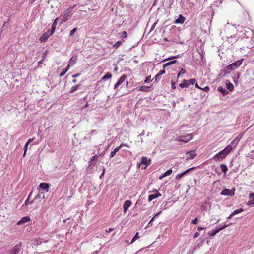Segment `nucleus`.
<instances>
[{
    "label": "nucleus",
    "instance_id": "f257e3e1",
    "mask_svg": "<svg viewBox=\"0 0 254 254\" xmlns=\"http://www.w3.org/2000/svg\"><path fill=\"white\" fill-rule=\"evenodd\" d=\"M233 148L231 145H228L223 150L216 154L213 159L215 161H220L223 160L225 157L232 150Z\"/></svg>",
    "mask_w": 254,
    "mask_h": 254
},
{
    "label": "nucleus",
    "instance_id": "f03ea898",
    "mask_svg": "<svg viewBox=\"0 0 254 254\" xmlns=\"http://www.w3.org/2000/svg\"><path fill=\"white\" fill-rule=\"evenodd\" d=\"M74 7V6L70 7L61 14V16H63V18L61 20V24L66 22L67 20L70 19L72 16V10Z\"/></svg>",
    "mask_w": 254,
    "mask_h": 254
},
{
    "label": "nucleus",
    "instance_id": "7ed1b4c3",
    "mask_svg": "<svg viewBox=\"0 0 254 254\" xmlns=\"http://www.w3.org/2000/svg\"><path fill=\"white\" fill-rule=\"evenodd\" d=\"M244 61L243 59H241L240 60L237 61L231 64L227 65L226 67V68L227 70H234L237 68L239 66H240L241 64H242L243 62Z\"/></svg>",
    "mask_w": 254,
    "mask_h": 254
},
{
    "label": "nucleus",
    "instance_id": "20e7f679",
    "mask_svg": "<svg viewBox=\"0 0 254 254\" xmlns=\"http://www.w3.org/2000/svg\"><path fill=\"white\" fill-rule=\"evenodd\" d=\"M151 164V159H148L146 157H143L141 158V162L137 163V167L140 168L142 164L145 165V167H143L142 169H145L147 166Z\"/></svg>",
    "mask_w": 254,
    "mask_h": 254
},
{
    "label": "nucleus",
    "instance_id": "39448f33",
    "mask_svg": "<svg viewBox=\"0 0 254 254\" xmlns=\"http://www.w3.org/2000/svg\"><path fill=\"white\" fill-rule=\"evenodd\" d=\"M195 83V79H190L188 80H184L182 83H180L179 86L182 88L184 87H188L190 85H193Z\"/></svg>",
    "mask_w": 254,
    "mask_h": 254
},
{
    "label": "nucleus",
    "instance_id": "423d86ee",
    "mask_svg": "<svg viewBox=\"0 0 254 254\" xmlns=\"http://www.w3.org/2000/svg\"><path fill=\"white\" fill-rule=\"evenodd\" d=\"M235 190V189H225L221 192L220 194L224 196H233L234 194Z\"/></svg>",
    "mask_w": 254,
    "mask_h": 254
},
{
    "label": "nucleus",
    "instance_id": "0eeeda50",
    "mask_svg": "<svg viewBox=\"0 0 254 254\" xmlns=\"http://www.w3.org/2000/svg\"><path fill=\"white\" fill-rule=\"evenodd\" d=\"M192 138V134H188L186 135H184V136H182L180 137L178 139V141L187 143L188 141L191 140Z\"/></svg>",
    "mask_w": 254,
    "mask_h": 254
},
{
    "label": "nucleus",
    "instance_id": "6e6552de",
    "mask_svg": "<svg viewBox=\"0 0 254 254\" xmlns=\"http://www.w3.org/2000/svg\"><path fill=\"white\" fill-rule=\"evenodd\" d=\"M186 155L187 156L186 160H187L192 159L194 158H195V156H196V153L195 150H191L190 151H188L186 153Z\"/></svg>",
    "mask_w": 254,
    "mask_h": 254
},
{
    "label": "nucleus",
    "instance_id": "1a4fd4ad",
    "mask_svg": "<svg viewBox=\"0 0 254 254\" xmlns=\"http://www.w3.org/2000/svg\"><path fill=\"white\" fill-rule=\"evenodd\" d=\"M31 221V219L29 216H25L22 217L17 223V225H22Z\"/></svg>",
    "mask_w": 254,
    "mask_h": 254
},
{
    "label": "nucleus",
    "instance_id": "9d476101",
    "mask_svg": "<svg viewBox=\"0 0 254 254\" xmlns=\"http://www.w3.org/2000/svg\"><path fill=\"white\" fill-rule=\"evenodd\" d=\"M50 36L51 35H50L49 31L44 33L39 38V41L42 43L45 42Z\"/></svg>",
    "mask_w": 254,
    "mask_h": 254
},
{
    "label": "nucleus",
    "instance_id": "9b49d317",
    "mask_svg": "<svg viewBox=\"0 0 254 254\" xmlns=\"http://www.w3.org/2000/svg\"><path fill=\"white\" fill-rule=\"evenodd\" d=\"M126 78V76L125 75H123V76H122L120 78V79L118 80V81L115 84V85H114V89H117L118 87L120 85L122 84L125 81V80Z\"/></svg>",
    "mask_w": 254,
    "mask_h": 254
},
{
    "label": "nucleus",
    "instance_id": "f8f14e48",
    "mask_svg": "<svg viewBox=\"0 0 254 254\" xmlns=\"http://www.w3.org/2000/svg\"><path fill=\"white\" fill-rule=\"evenodd\" d=\"M21 250L20 245H15L10 251V254H17Z\"/></svg>",
    "mask_w": 254,
    "mask_h": 254
},
{
    "label": "nucleus",
    "instance_id": "ddd939ff",
    "mask_svg": "<svg viewBox=\"0 0 254 254\" xmlns=\"http://www.w3.org/2000/svg\"><path fill=\"white\" fill-rule=\"evenodd\" d=\"M185 20V18L182 15L180 14L177 19L174 22L176 24H182Z\"/></svg>",
    "mask_w": 254,
    "mask_h": 254
},
{
    "label": "nucleus",
    "instance_id": "4468645a",
    "mask_svg": "<svg viewBox=\"0 0 254 254\" xmlns=\"http://www.w3.org/2000/svg\"><path fill=\"white\" fill-rule=\"evenodd\" d=\"M131 204V202L130 200H126L123 205L124 212L126 213L128 208L130 207Z\"/></svg>",
    "mask_w": 254,
    "mask_h": 254
},
{
    "label": "nucleus",
    "instance_id": "2eb2a0df",
    "mask_svg": "<svg viewBox=\"0 0 254 254\" xmlns=\"http://www.w3.org/2000/svg\"><path fill=\"white\" fill-rule=\"evenodd\" d=\"M123 146H127L126 144H121L119 147L115 148V149L111 152L110 155V157L112 158V157H114L115 156V155L116 154V152H118L121 148V147Z\"/></svg>",
    "mask_w": 254,
    "mask_h": 254
},
{
    "label": "nucleus",
    "instance_id": "dca6fc26",
    "mask_svg": "<svg viewBox=\"0 0 254 254\" xmlns=\"http://www.w3.org/2000/svg\"><path fill=\"white\" fill-rule=\"evenodd\" d=\"M228 226V225H225L222 227H221L219 229H217L215 231H212V232H209L208 233V234L210 236H214L217 233H218L219 231H220L221 230L224 229V228H225L226 227H227Z\"/></svg>",
    "mask_w": 254,
    "mask_h": 254
},
{
    "label": "nucleus",
    "instance_id": "f3484780",
    "mask_svg": "<svg viewBox=\"0 0 254 254\" xmlns=\"http://www.w3.org/2000/svg\"><path fill=\"white\" fill-rule=\"evenodd\" d=\"M39 187L42 190H45L46 192L49 191L48 188L49 187V184L46 183H41L39 185Z\"/></svg>",
    "mask_w": 254,
    "mask_h": 254
},
{
    "label": "nucleus",
    "instance_id": "a211bd4d",
    "mask_svg": "<svg viewBox=\"0 0 254 254\" xmlns=\"http://www.w3.org/2000/svg\"><path fill=\"white\" fill-rule=\"evenodd\" d=\"M161 196V194L159 192L156 193L155 194H150L148 196V200L149 201H151L153 199L157 198Z\"/></svg>",
    "mask_w": 254,
    "mask_h": 254
},
{
    "label": "nucleus",
    "instance_id": "6ab92c4d",
    "mask_svg": "<svg viewBox=\"0 0 254 254\" xmlns=\"http://www.w3.org/2000/svg\"><path fill=\"white\" fill-rule=\"evenodd\" d=\"M194 169V167H192V168H189L188 169H187V170L185 171L184 172L180 173V174H178L177 175V176H176V179H180L184 175H185L187 172H188L189 171L192 170Z\"/></svg>",
    "mask_w": 254,
    "mask_h": 254
},
{
    "label": "nucleus",
    "instance_id": "aec40b11",
    "mask_svg": "<svg viewBox=\"0 0 254 254\" xmlns=\"http://www.w3.org/2000/svg\"><path fill=\"white\" fill-rule=\"evenodd\" d=\"M254 204V193H250L249 201L247 203L248 205H252Z\"/></svg>",
    "mask_w": 254,
    "mask_h": 254
},
{
    "label": "nucleus",
    "instance_id": "412c9836",
    "mask_svg": "<svg viewBox=\"0 0 254 254\" xmlns=\"http://www.w3.org/2000/svg\"><path fill=\"white\" fill-rule=\"evenodd\" d=\"M243 211V208H240V209H237L235 211H234L231 214V215L228 217V219L230 218L231 217H232V216H233L234 215H236L239 213H241L242 212V211Z\"/></svg>",
    "mask_w": 254,
    "mask_h": 254
},
{
    "label": "nucleus",
    "instance_id": "4be33fe9",
    "mask_svg": "<svg viewBox=\"0 0 254 254\" xmlns=\"http://www.w3.org/2000/svg\"><path fill=\"white\" fill-rule=\"evenodd\" d=\"M149 90H150L149 87L148 86H142L140 87H138V89H137V90L138 91H144V92H148L149 91Z\"/></svg>",
    "mask_w": 254,
    "mask_h": 254
},
{
    "label": "nucleus",
    "instance_id": "5701e85b",
    "mask_svg": "<svg viewBox=\"0 0 254 254\" xmlns=\"http://www.w3.org/2000/svg\"><path fill=\"white\" fill-rule=\"evenodd\" d=\"M172 173V170L171 169L168 170L166 172H165L162 176L159 177V179H162L163 177L169 176Z\"/></svg>",
    "mask_w": 254,
    "mask_h": 254
},
{
    "label": "nucleus",
    "instance_id": "b1692460",
    "mask_svg": "<svg viewBox=\"0 0 254 254\" xmlns=\"http://www.w3.org/2000/svg\"><path fill=\"white\" fill-rule=\"evenodd\" d=\"M77 59V57H72L69 61V64L71 65H73L76 62Z\"/></svg>",
    "mask_w": 254,
    "mask_h": 254
},
{
    "label": "nucleus",
    "instance_id": "393cba45",
    "mask_svg": "<svg viewBox=\"0 0 254 254\" xmlns=\"http://www.w3.org/2000/svg\"><path fill=\"white\" fill-rule=\"evenodd\" d=\"M177 62V60H173V61H170L168 63H166L165 64H164L163 65V68L164 69L167 66H169V65H172L175 63H176Z\"/></svg>",
    "mask_w": 254,
    "mask_h": 254
},
{
    "label": "nucleus",
    "instance_id": "a878e982",
    "mask_svg": "<svg viewBox=\"0 0 254 254\" xmlns=\"http://www.w3.org/2000/svg\"><path fill=\"white\" fill-rule=\"evenodd\" d=\"M112 77V74L109 72H107L106 74L101 78V80H106L109 79Z\"/></svg>",
    "mask_w": 254,
    "mask_h": 254
},
{
    "label": "nucleus",
    "instance_id": "bb28decb",
    "mask_svg": "<svg viewBox=\"0 0 254 254\" xmlns=\"http://www.w3.org/2000/svg\"><path fill=\"white\" fill-rule=\"evenodd\" d=\"M226 84L227 89L229 91H232L233 90L234 86L231 83L227 81Z\"/></svg>",
    "mask_w": 254,
    "mask_h": 254
},
{
    "label": "nucleus",
    "instance_id": "cd10ccee",
    "mask_svg": "<svg viewBox=\"0 0 254 254\" xmlns=\"http://www.w3.org/2000/svg\"><path fill=\"white\" fill-rule=\"evenodd\" d=\"M220 168L221 169L222 172L224 173H226L228 170L227 166L223 164L220 165Z\"/></svg>",
    "mask_w": 254,
    "mask_h": 254
},
{
    "label": "nucleus",
    "instance_id": "c85d7f7f",
    "mask_svg": "<svg viewBox=\"0 0 254 254\" xmlns=\"http://www.w3.org/2000/svg\"><path fill=\"white\" fill-rule=\"evenodd\" d=\"M218 90L221 92L223 95H225L227 93V91L222 87H219L218 88Z\"/></svg>",
    "mask_w": 254,
    "mask_h": 254
},
{
    "label": "nucleus",
    "instance_id": "c756f323",
    "mask_svg": "<svg viewBox=\"0 0 254 254\" xmlns=\"http://www.w3.org/2000/svg\"><path fill=\"white\" fill-rule=\"evenodd\" d=\"M79 87V85L72 87L70 90V93H73L74 91H76L78 89Z\"/></svg>",
    "mask_w": 254,
    "mask_h": 254
},
{
    "label": "nucleus",
    "instance_id": "7c9ffc66",
    "mask_svg": "<svg viewBox=\"0 0 254 254\" xmlns=\"http://www.w3.org/2000/svg\"><path fill=\"white\" fill-rule=\"evenodd\" d=\"M122 41H118L113 46V47L117 48L119 47L122 44Z\"/></svg>",
    "mask_w": 254,
    "mask_h": 254
},
{
    "label": "nucleus",
    "instance_id": "2f4dec72",
    "mask_svg": "<svg viewBox=\"0 0 254 254\" xmlns=\"http://www.w3.org/2000/svg\"><path fill=\"white\" fill-rule=\"evenodd\" d=\"M138 238H139L138 233H136V234L135 235V236L132 238V239L131 241V243H133L135 240H136Z\"/></svg>",
    "mask_w": 254,
    "mask_h": 254
},
{
    "label": "nucleus",
    "instance_id": "473e14b6",
    "mask_svg": "<svg viewBox=\"0 0 254 254\" xmlns=\"http://www.w3.org/2000/svg\"><path fill=\"white\" fill-rule=\"evenodd\" d=\"M127 33L126 31H123L122 33H119L120 37L123 38H126L127 37Z\"/></svg>",
    "mask_w": 254,
    "mask_h": 254
},
{
    "label": "nucleus",
    "instance_id": "72a5a7b5",
    "mask_svg": "<svg viewBox=\"0 0 254 254\" xmlns=\"http://www.w3.org/2000/svg\"><path fill=\"white\" fill-rule=\"evenodd\" d=\"M185 72H186V70L182 68L181 69L180 72L178 73V74L177 75V77L178 78L181 75L185 74Z\"/></svg>",
    "mask_w": 254,
    "mask_h": 254
},
{
    "label": "nucleus",
    "instance_id": "f704fd0d",
    "mask_svg": "<svg viewBox=\"0 0 254 254\" xmlns=\"http://www.w3.org/2000/svg\"><path fill=\"white\" fill-rule=\"evenodd\" d=\"M76 31H77V28H74L72 30H71L70 32L69 36H73Z\"/></svg>",
    "mask_w": 254,
    "mask_h": 254
},
{
    "label": "nucleus",
    "instance_id": "c9c22d12",
    "mask_svg": "<svg viewBox=\"0 0 254 254\" xmlns=\"http://www.w3.org/2000/svg\"><path fill=\"white\" fill-rule=\"evenodd\" d=\"M151 81V76H149L146 78V79L145 80L144 82L146 83H150Z\"/></svg>",
    "mask_w": 254,
    "mask_h": 254
},
{
    "label": "nucleus",
    "instance_id": "e433bc0d",
    "mask_svg": "<svg viewBox=\"0 0 254 254\" xmlns=\"http://www.w3.org/2000/svg\"><path fill=\"white\" fill-rule=\"evenodd\" d=\"M32 203V201H30L29 200V198H28L25 201L24 203V205L26 206L28 205L29 204H31Z\"/></svg>",
    "mask_w": 254,
    "mask_h": 254
},
{
    "label": "nucleus",
    "instance_id": "4c0bfd02",
    "mask_svg": "<svg viewBox=\"0 0 254 254\" xmlns=\"http://www.w3.org/2000/svg\"><path fill=\"white\" fill-rule=\"evenodd\" d=\"M56 27L52 26L51 31L49 33L50 35H52L53 33L55 32Z\"/></svg>",
    "mask_w": 254,
    "mask_h": 254
},
{
    "label": "nucleus",
    "instance_id": "58836bf2",
    "mask_svg": "<svg viewBox=\"0 0 254 254\" xmlns=\"http://www.w3.org/2000/svg\"><path fill=\"white\" fill-rule=\"evenodd\" d=\"M165 72V71L164 70H161L159 73H158V74L161 76L162 75L164 74Z\"/></svg>",
    "mask_w": 254,
    "mask_h": 254
},
{
    "label": "nucleus",
    "instance_id": "ea45409f",
    "mask_svg": "<svg viewBox=\"0 0 254 254\" xmlns=\"http://www.w3.org/2000/svg\"><path fill=\"white\" fill-rule=\"evenodd\" d=\"M58 19V18H57L54 21V22H53V24H52V27H56V25H57V20Z\"/></svg>",
    "mask_w": 254,
    "mask_h": 254
},
{
    "label": "nucleus",
    "instance_id": "a19ab883",
    "mask_svg": "<svg viewBox=\"0 0 254 254\" xmlns=\"http://www.w3.org/2000/svg\"><path fill=\"white\" fill-rule=\"evenodd\" d=\"M203 90L206 92H208L209 90V88L208 86L205 87Z\"/></svg>",
    "mask_w": 254,
    "mask_h": 254
},
{
    "label": "nucleus",
    "instance_id": "79ce46f5",
    "mask_svg": "<svg viewBox=\"0 0 254 254\" xmlns=\"http://www.w3.org/2000/svg\"><path fill=\"white\" fill-rule=\"evenodd\" d=\"M41 194H38L37 195H36L34 198V199H39L40 198H41Z\"/></svg>",
    "mask_w": 254,
    "mask_h": 254
},
{
    "label": "nucleus",
    "instance_id": "37998d69",
    "mask_svg": "<svg viewBox=\"0 0 254 254\" xmlns=\"http://www.w3.org/2000/svg\"><path fill=\"white\" fill-rule=\"evenodd\" d=\"M197 218H195V219L193 220L191 222V223L192 224H196L197 223Z\"/></svg>",
    "mask_w": 254,
    "mask_h": 254
},
{
    "label": "nucleus",
    "instance_id": "c03bdc74",
    "mask_svg": "<svg viewBox=\"0 0 254 254\" xmlns=\"http://www.w3.org/2000/svg\"><path fill=\"white\" fill-rule=\"evenodd\" d=\"M66 71H64L62 72V73H60V76H61V77L63 76L64 75V74L66 73Z\"/></svg>",
    "mask_w": 254,
    "mask_h": 254
},
{
    "label": "nucleus",
    "instance_id": "a18cd8bd",
    "mask_svg": "<svg viewBox=\"0 0 254 254\" xmlns=\"http://www.w3.org/2000/svg\"><path fill=\"white\" fill-rule=\"evenodd\" d=\"M28 145H29V144H27V143H26L24 146V150H25V151H27Z\"/></svg>",
    "mask_w": 254,
    "mask_h": 254
},
{
    "label": "nucleus",
    "instance_id": "49530a36",
    "mask_svg": "<svg viewBox=\"0 0 254 254\" xmlns=\"http://www.w3.org/2000/svg\"><path fill=\"white\" fill-rule=\"evenodd\" d=\"M33 140V138H30L28 139V141L27 142V144H29Z\"/></svg>",
    "mask_w": 254,
    "mask_h": 254
},
{
    "label": "nucleus",
    "instance_id": "de8ad7c7",
    "mask_svg": "<svg viewBox=\"0 0 254 254\" xmlns=\"http://www.w3.org/2000/svg\"><path fill=\"white\" fill-rule=\"evenodd\" d=\"M199 235V233L198 232H196L194 235V237L196 238Z\"/></svg>",
    "mask_w": 254,
    "mask_h": 254
},
{
    "label": "nucleus",
    "instance_id": "09e8293b",
    "mask_svg": "<svg viewBox=\"0 0 254 254\" xmlns=\"http://www.w3.org/2000/svg\"><path fill=\"white\" fill-rule=\"evenodd\" d=\"M45 57H46L45 56H44V57H43V60H41V61H39V62H38V64H42V63H43V60L45 58Z\"/></svg>",
    "mask_w": 254,
    "mask_h": 254
},
{
    "label": "nucleus",
    "instance_id": "8fccbe9b",
    "mask_svg": "<svg viewBox=\"0 0 254 254\" xmlns=\"http://www.w3.org/2000/svg\"><path fill=\"white\" fill-rule=\"evenodd\" d=\"M172 88L175 89L176 88L175 83L174 82H172Z\"/></svg>",
    "mask_w": 254,
    "mask_h": 254
},
{
    "label": "nucleus",
    "instance_id": "3c124183",
    "mask_svg": "<svg viewBox=\"0 0 254 254\" xmlns=\"http://www.w3.org/2000/svg\"><path fill=\"white\" fill-rule=\"evenodd\" d=\"M113 230V228H110L109 229V230H106V232H110L112 231Z\"/></svg>",
    "mask_w": 254,
    "mask_h": 254
},
{
    "label": "nucleus",
    "instance_id": "603ef678",
    "mask_svg": "<svg viewBox=\"0 0 254 254\" xmlns=\"http://www.w3.org/2000/svg\"><path fill=\"white\" fill-rule=\"evenodd\" d=\"M160 76L157 74L156 75V76H155V79L156 80H157L158 78H160Z\"/></svg>",
    "mask_w": 254,
    "mask_h": 254
},
{
    "label": "nucleus",
    "instance_id": "864d4df0",
    "mask_svg": "<svg viewBox=\"0 0 254 254\" xmlns=\"http://www.w3.org/2000/svg\"><path fill=\"white\" fill-rule=\"evenodd\" d=\"M178 57H179V55L172 57V58H169L168 59L170 60L171 59H174V58H178Z\"/></svg>",
    "mask_w": 254,
    "mask_h": 254
},
{
    "label": "nucleus",
    "instance_id": "5fc2aeb1",
    "mask_svg": "<svg viewBox=\"0 0 254 254\" xmlns=\"http://www.w3.org/2000/svg\"><path fill=\"white\" fill-rule=\"evenodd\" d=\"M70 65L68 64V65L67 66V67H66V69H65V71H66L67 72V71L68 70V69H69V67H70Z\"/></svg>",
    "mask_w": 254,
    "mask_h": 254
},
{
    "label": "nucleus",
    "instance_id": "6e6d98bb",
    "mask_svg": "<svg viewBox=\"0 0 254 254\" xmlns=\"http://www.w3.org/2000/svg\"><path fill=\"white\" fill-rule=\"evenodd\" d=\"M158 190L157 189H154L151 191V192L157 193Z\"/></svg>",
    "mask_w": 254,
    "mask_h": 254
},
{
    "label": "nucleus",
    "instance_id": "4d7b16f0",
    "mask_svg": "<svg viewBox=\"0 0 254 254\" xmlns=\"http://www.w3.org/2000/svg\"><path fill=\"white\" fill-rule=\"evenodd\" d=\"M204 229V228H203V227H198V231H201L202 230H203Z\"/></svg>",
    "mask_w": 254,
    "mask_h": 254
},
{
    "label": "nucleus",
    "instance_id": "13d9d810",
    "mask_svg": "<svg viewBox=\"0 0 254 254\" xmlns=\"http://www.w3.org/2000/svg\"><path fill=\"white\" fill-rule=\"evenodd\" d=\"M88 106V104L87 103H86V104L83 106L82 107V109H84V108H86Z\"/></svg>",
    "mask_w": 254,
    "mask_h": 254
},
{
    "label": "nucleus",
    "instance_id": "bf43d9fd",
    "mask_svg": "<svg viewBox=\"0 0 254 254\" xmlns=\"http://www.w3.org/2000/svg\"><path fill=\"white\" fill-rule=\"evenodd\" d=\"M78 76H79V74H76L73 75L72 76V77L75 78V77H78Z\"/></svg>",
    "mask_w": 254,
    "mask_h": 254
},
{
    "label": "nucleus",
    "instance_id": "052dcab7",
    "mask_svg": "<svg viewBox=\"0 0 254 254\" xmlns=\"http://www.w3.org/2000/svg\"><path fill=\"white\" fill-rule=\"evenodd\" d=\"M195 87L197 88H199V89H201V88L199 87V86H198V84L197 83H196L195 85Z\"/></svg>",
    "mask_w": 254,
    "mask_h": 254
},
{
    "label": "nucleus",
    "instance_id": "680f3d73",
    "mask_svg": "<svg viewBox=\"0 0 254 254\" xmlns=\"http://www.w3.org/2000/svg\"><path fill=\"white\" fill-rule=\"evenodd\" d=\"M161 212V211H160L159 212L157 213V214H156L155 215V216H154V217H156L157 216L159 215V214H160Z\"/></svg>",
    "mask_w": 254,
    "mask_h": 254
},
{
    "label": "nucleus",
    "instance_id": "e2e57ef3",
    "mask_svg": "<svg viewBox=\"0 0 254 254\" xmlns=\"http://www.w3.org/2000/svg\"><path fill=\"white\" fill-rule=\"evenodd\" d=\"M161 212V211H160L159 212L157 213V214H156L155 215V216H154V217H156L157 216L159 215V214H160Z\"/></svg>",
    "mask_w": 254,
    "mask_h": 254
},
{
    "label": "nucleus",
    "instance_id": "0e129e2a",
    "mask_svg": "<svg viewBox=\"0 0 254 254\" xmlns=\"http://www.w3.org/2000/svg\"><path fill=\"white\" fill-rule=\"evenodd\" d=\"M154 218H155L154 217H153L152 218V219L150 221V222H149V224H150L152 222H153V220H154Z\"/></svg>",
    "mask_w": 254,
    "mask_h": 254
},
{
    "label": "nucleus",
    "instance_id": "69168bd1",
    "mask_svg": "<svg viewBox=\"0 0 254 254\" xmlns=\"http://www.w3.org/2000/svg\"><path fill=\"white\" fill-rule=\"evenodd\" d=\"M95 156H93V157H92V159H91V160H94V159H95Z\"/></svg>",
    "mask_w": 254,
    "mask_h": 254
},
{
    "label": "nucleus",
    "instance_id": "338daca9",
    "mask_svg": "<svg viewBox=\"0 0 254 254\" xmlns=\"http://www.w3.org/2000/svg\"><path fill=\"white\" fill-rule=\"evenodd\" d=\"M26 153V151H25V150H24V153H23V156H25Z\"/></svg>",
    "mask_w": 254,
    "mask_h": 254
},
{
    "label": "nucleus",
    "instance_id": "774afa93",
    "mask_svg": "<svg viewBox=\"0 0 254 254\" xmlns=\"http://www.w3.org/2000/svg\"><path fill=\"white\" fill-rule=\"evenodd\" d=\"M144 134V131L140 134V135H143Z\"/></svg>",
    "mask_w": 254,
    "mask_h": 254
}]
</instances>
